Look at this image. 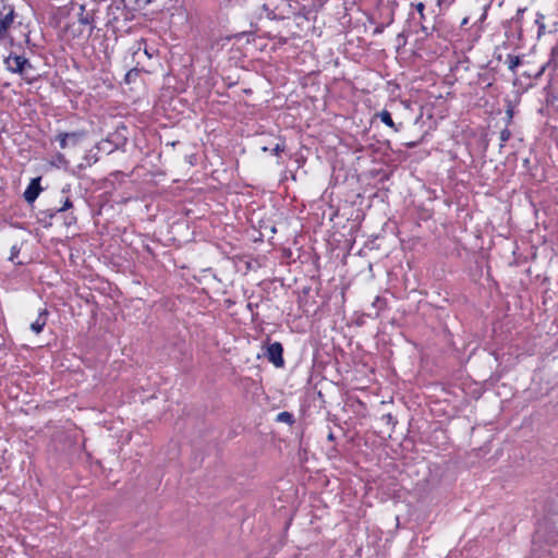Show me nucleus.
I'll list each match as a JSON object with an SVG mask.
<instances>
[{
  "label": "nucleus",
  "instance_id": "obj_1",
  "mask_svg": "<svg viewBox=\"0 0 558 558\" xmlns=\"http://www.w3.org/2000/svg\"><path fill=\"white\" fill-rule=\"evenodd\" d=\"M15 17L14 7L5 0H0V44L7 40L13 41L10 32L14 25Z\"/></svg>",
  "mask_w": 558,
  "mask_h": 558
},
{
  "label": "nucleus",
  "instance_id": "obj_2",
  "mask_svg": "<svg viewBox=\"0 0 558 558\" xmlns=\"http://www.w3.org/2000/svg\"><path fill=\"white\" fill-rule=\"evenodd\" d=\"M4 63L10 72L19 73L22 76H25L27 70L33 69L28 59L23 56H9Z\"/></svg>",
  "mask_w": 558,
  "mask_h": 558
},
{
  "label": "nucleus",
  "instance_id": "obj_3",
  "mask_svg": "<svg viewBox=\"0 0 558 558\" xmlns=\"http://www.w3.org/2000/svg\"><path fill=\"white\" fill-rule=\"evenodd\" d=\"M84 137H85V132H83V131L63 132V133H59L56 136V141L59 142L61 149H66L69 147L77 146Z\"/></svg>",
  "mask_w": 558,
  "mask_h": 558
},
{
  "label": "nucleus",
  "instance_id": "obj_4",
  "mask_svg": "<svg viewBox=\"0 0 558 558\" xmlns=\"http://www.w3.org/2000/svg\"><path fill=\"white\" fill-rule=\"evenodd\" d=\"M282 353V344L280 342H274L268 345L266 356L276 367H281L284 364Z\"/></svg>",
  "mask_w": 558,
  "mask_h": 558
},
{
  "label": "nucleus",
  "instance_id": "obj_5",
  "mask_svg": "<svg viewBox=\"0 0 558 558\" xmlns=\"http://www.w3.org/2000/svg\"><path fill=\"white\" fill-rule=\"evenodd\" d=\"M40 178L32 179L31 183L24 191V198L28 204H33L35 199L38 197L41 186H40Z\"/></svg>",
  "mask_w": 558,
  "mask_h": 558
},
{
  "label": "nucleus",
  "instance_id": "obj_6",
  "mask_svg": "<svg viewBox=\"0 0 558 558\" xmlns=\"http://www.w3.org/2000/svg\"><path fill=\"white\" fill-rule=\"evenodd\" d=\"M47 323V311L44 310L41 311L39 314H38V317L36 318V320L34 323H32L31 325V329L35 332V333H39L43 331L45 325Z\"/></svg>",
  "mask_w": 558,
  "mask_h": 558
},
{
  "label": "nucleus",
  "instance_id": "obj_7",
  "mask_svg": "<svg viewBox=\"0 0 558 558\" xmlns=\"http://www.w3.org/2000/svg\"><path fill=\"white\" fill-rule=\"evenodd\" d=\"M69 160L65 158V156L61 153H57L52 156L50 165L60 168V169H68L69 168Z\"/></svg>",
  "mask_w": 558,
  "mask_h": 558
},
{
  "label": "nucleus",
  "instance_id": "obj_8",
  "mask_svg": "<svg viewBox=\"0 0 558 558\" xmlns=\"http://www.w3.org/2000/svg\"><path fill=\"white\" fill-rule=\"evenodd\" d=\"M378 116H379L380 121H381L385 125H387V126L391 128V129H392L393 131H396V132H398V131H399V128H397V126H396V124H395V122H393V120H392L391 114H390V112H389V111H387V110H383Z\"/></svg>",
  "mask_w": 558,
  "mask_h": 558
},
{
  "label": "nucleus",
  "instance_id": "obj_9",
  "mask_svg": "<svg viewBox=\"0 0 558 558\" xmlns=\"http://www.w3.org/2000/svg\"><path fill=\"white\" fill-rule=\"evenodd\" d=\"M81 14L78 16V22L82 24V25H89L93 23V17L89 15V14H85V5H81Z\"/></svg>",
  "mask_w": 558,
  "mask_h": 558
},
{
  "label": "nucleus",
  "instance_id": "obj_10",
  "mask_svg": "<svg viewBox=\"0 0 558 558\" xmlns=\"http://www.w3.org/2000/svg\"><path fill=\"white\" fill-rule=\"evenodd\" d=\"M85 165H81L80 167H90L92 165L96 163L98 160V157L96 154L88 153L84 157Z\"/></svg>",
  "mask_w": 558,
  "mask_h": 558
},
{
  "label": "nucleus",
  "instance_id": "obj_11",
  "mask_svg": "<svg viewBox=\"0 0 558 558\" xmlns=\"http://www.w3.org/2000/svg\"><path fill=\"white\" fill-rule=\"evenodd\" d=\"M511 137V132L508 128H506L505 130H502L500 132V142H501V146H504L508 141L509 138Z\"/></svg>",
  "mask_w": 558,
  "mask_h": 558
},
{
  "label": "nucleus",
  "instance_id": "obj_12",
  "mask_svg": "<svg viewBox=\"0 0 558 558\" xmlns=\"http://www.w3.org/2000/svg\"><path fill=\"white\" fill-rule=\"evenodd\" d=\"M279 422L292 423V415L289 412H280L277 416Z\"/></svg>",
  "mask_w": 558,
  "mask_h": 558
},
{
  "label": "nucleus",
  "instance_id": "obj_13",
  "mask_svg": "<svg viewBox=\"0 0 558 558\" xmlns=\"http://www.w3.org/2000/svg\"><path fill=\"white\" fill-rule=\"evenodd\" d=\"M520 63L519 57H509L508 59V68L513 71Z\"/></svg>",
  "mask_w": 558,
  "mask_h": 558
},
{
  "label": "nucleus",
  "instance_id": "obj_14",
  "mask_svg": "<svg viewBox=\"0 0 558 558\" xmlns=\"http://www.w3.org/2000/svg\"><path fill=\"white\" fill-rule=\"evenodd\" d=\"M513 114H514L513 107L509 105L506 110L507 125H509L511 123Z\"/></svg>",
  "mask_w": 558,
  "mask_h": 558
},
{
  "label": "nucleus",
  "instance_id": "obj_15",
  "mask_svg": "<svg viewBox=\"0 0 558 558\" xmlns=\"http://www.w3.org/2000/svg\"><path fill=\"white\" fill-rule=\"evenodd\" d=\"M418 14H420V19L423 20L424 19V9H425V5L423 2H418L416 5H415Z\"/></svg>",
  "mask_w": 558,
  "mask_h": 558
},
{
  "label": "nucleus",
  "instance_id": "obj_16",
  "mask_svg": "<svg viewBox=\"0 0 558 558\" xmlns=\"http://www.w3.org/2000/svg\"><path fill=\"white\" fill-rule=\"evenodd\" d=\"M154 0H134V3L138 7L145 8L150 4Z\"/></svg>",
  "mask_w": 558,
  "mask_h": 558
},
{
  "label": "nucleus",
  "instance_id": "obj_17",
  "mask_svg": "<svg viewBox=\"0 0 558 558\" xmlns=\"http://www.w3.org/2000/svg\"><path fill=\"white\" fill-rule=\"evenodd\" d=\"M283 149H284L283 145H281V144H277V145L274 147L272 153H274L275 155H279L281 151H283Z\"/></svg>",
  "mask_w": 558,
  "mask_h": 558
},
{
  "label": "nucleus",
  "instance_id": "obj_18",
  "mask_svg": "<svg viewBox=\"0 0 558 558\" xmlns=\"http://www.w3.org/2000/svg\"><path fill=\"white\" fill-rule=\"evenodd\" d=\"M73 207V204L71 203V201L66 197L64 203H63V206L60 208V209H71Z\"/></svg>",
  "mask_w": 558,
  "mask_h": 558
},
{
  "label": "nucleus",
  "instance_id": "obj_19",
  "mask_svg": "<svg viewBox=\"0 0 558 558\" xmlns=\"http://www.w3.org/2000/svg\"><path fill=\"white\" fill-rule=\"evenodd\" d=\"M170 3H172L171 8L175 7L180 3L181 0H168Z\"/></svg>",
  "mask_w": 558,
  "mask_h": 558
},
{
  "label": "nucleus",
  "instance_id": "obj_20",
  "mask_svg": "<svg viewBox=\"0 0 558 558\" xmlns=\"http://www.w3.org/2000/svg\"><path fill=\"white\" fill-rule=\"evenodd\" d=\"M469 23V17H464L461 22V26H464Z\"/></svg>",
  "mask_w": 558,
  "mask_h": 558
},
{
  "label": "nucleus",
  "instance_id": "obj_21",
  "mask_svg": "<svg viewBox=\"0 0 558 558\" xmlns=\"http://www.w3.org/2000/svg\"><path fill=\"white\" fill-rule=\"evenodd\" d=\"M544 28H545L544 24H541V25H539V31H542V29H544Z\"/></svg>",
  "mask_w": 558,
  "mask_h": 558
},
{
  "label": "nucleus",
  "instance_id": "obj_22",
  "mask_svg": "<svg viewBox=\"0 0 558 558\" xmlns=\"http://www.w3.org/2000/svg\"><path fill=\"white\" fill-rule=\"evenodd\" d=\"M380 32H381L380 27H377L376 33H380Z\"/></svg>",
  "mask_w": 558,
  "mask_h": 558
}]
</instances>
